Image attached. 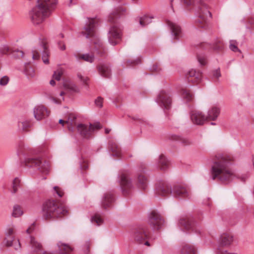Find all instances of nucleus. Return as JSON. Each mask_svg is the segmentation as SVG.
<instances>
[{"label":"nucleus","instance_id":"nucleus-1","mask_svg":"<svg viewBox=\"0 0 254 254\" xmlns=\"http://www.w3.org/2000/svg\"><path fill=\"white\" fill-rule=\"evenodd\" d=\"M234 160L230 155H224L216 158L212 167L213 180H218L224 184H228L236 177L229 165Z\"/></svg>","mask_w":254,"mask_h":254},{"label":"nucleus","instance_id":"nucleus-2","mask_svg":"<svg viewBox=\"0 0 254 254\" xmlns=\"http://www.w3.org/2000/svg\"><path fill=\"white\" fill-rule=\"evenodd\" d=\"M57 3V0H38V4L31 11L30 17L34 25L42 23L49 16L51 10Z\"/></svg>","mask_w":254,"mask_h":254},{"label":"nucleus","instance_id":"nucleus-3","mask_svg":"<svg viewBox=\"0 0 254 254\" xmlns=\"http://www.w3.org/2000/svg\"><path fill=\"white\" fill-rule=\"evenodd\" d=\"M43 217L46 220L62 217L66 215V208L54 200H49L45 203L43 209Z\"/></svg>","mask_w":254,"mask_h":254},{"label":"nucleus","instance_id":"nucleus-4","mask_svg":"<svg viewBox=\"0 0 254 254\" xmlns=\"http://www.w3.org/2000/svg\"><path fill=\"white\" fill-rule=\"evenodd\" d=\"M184 4L187 6L194 5L198 3L197 12L198 18L197 20V25L201 28H206L207 26V19L211 17V13L208 9L207 5L201 0H182Z\"/></svg>","mask_w":254,"mask_h":254},{"label":"nucleus","instance_id":"nucleus-5","mask_svg":"<svg viewBox=\"0 0 254 254\" xmlns=\"http://www.w3.org/2000/svg\"><path fill=\"white\" fill-rule=\"evenodd\" d=\"M125 9L123 7H119L111 13L108 18L109 21L114 23L111 26L109 33V41L111 44L115 45L117 44L121 38V29L119 27L118 24L114 23V18L119 14L123 13Z\"/></svg>","mask_w":254,"mask_h":254},{"label":"nucleus","instance_id":"nucleus-6","mask_svg":"<svg viewBox=\"0 0 254 254\" xmlns=\"http://www.w3.org/2000/svg\"><path fill=\"white\" fill-rule=\"evenodd\" d=\"M25 165L27 167H36L40 172L46 174L50 170V162L39 157L27 158L25 161Z\"/></svg>","mask_w":254,"mask_h":254},{"label":"nucleus","instance_id":"nucleus-7","mask_svg":"<svg viewBox=\"0 0 254 254\" xmlns=\"http://www.w3.org/2000/svg\"><path fill=\"white\" fill-rule=\"evenodd\" d=\"M100 127L101 126L99 123L89 125L79 124L76 126L78 133L81 136L86 139L91 137L93 132L98 130Z\"/></svg>","mask_w":254,"mask_h":254},{"label":"nucleus","instance_id":"nucleus-8","mask_svg":"<svg viewBox=\"0 0 254 254\" xmlns=\"http://www.w3.org/2000/svg\"><path fill=\"white\" fill-rule=\"evenodd\" d=\"M172 94L168 90H162L158 95L157 102L165 109H169L172 104Z\"/></svg>","mask_w":254,"mask_h":254},{"label":"nucleus","instance_id":"nucleus-9","mask_svg":"<svg viewBox=\"0 0 254 254\" xmlns=\"http://www.w3.org/2000/svg\"><path fill=\"white\" fill-rule=\"evenodd\" d=\"M99 22L98 19L96 18H90L88 19V22L85 26L82 33L83 35L87 38L91 37L94 36L96 27Z\"/></svg>","mask_w":254,"mask_h":254},{"label":"nucleus","instance_id":"nucleus-10","mask_svg":"<svg viewBox=\"0 0 254 254\" xmlns=\"http://www.w3.org/2000/svg\"><path fill=\"white\" fill-rule=\"evenodd\" d=\"M50 114V111L47 107L42 105L36 106L34 109V117L38 121L47 118Z\"/></svg>","mask_w":254,"mask_h":254},{"label":"nucleus","instance_id":"nucleus-11","mask_svg":"<svg viewBox=\"0 0 254 254\" xmlns=\"http://www.w3.org/2000/svg\"><path fill=\"white\" fill-rule=\"evenodd\" d=\"M149 237V233L144 227H138L134 232V238L136 242L141 244Z\"/></svg>","mask_w":254,"mask_h":254},{"label":"nucleus","instance_id":"nucleus-12","mask_svg":"<svg viewBox=\"0 0 254 254\" xmlns=\"http://www.w3.org/2000/svg\"><path fill=\"white\" fill-rule=\"evenodd\" d=\"M167 24L174 39L178 40L183 37V31L179 25L169 20L167 21Z\"/></svg>","mask_w":254,"mask_h":254},{"label":"nucleus","instance_id":"nucleus-13","mask_svg":"<svg viewBox=\"0 0 254 254\" xmlns=\"http://www.w3.org/2000/svg\"><path fill=\"white\" fill-rule=\"evenodd\" d=\"M186 76L189 82L197 84L201 81L202 74L199 70L191 69L187 73Z\"/></svg>","mask_w":254,"mask_h":254},{"label":"nucleus","instance_id":"nucleus-14","mask_svg":"<svg viewBox=\"0 0 254 254\" xmlns=\"http://www.w3.org/2000/svg\"><path fill=\"white\" fill-rule=\"evenodd\" d=\"M120 186L123 192L125 195L127 194L132 187V184L126 174H122L120 176Z\"/></svg>","mask_w":254,"mask_h":254},{"label":"nucleus","instance_id":"nucleus-15","mask_svg":"<svg viewBox=\"0 0 254 254\" xmlns=\"http://www.w3.org/2000/svg\"><path fill=\"white\" fill-rule=\"evenodd\" d=\"M173 193L176 197L186 198L189 196L190 190L185 186L177 185L174 187Z\"/></svg>","mask_w":254,"mask_h":254},{"label":"nucleus","instance_id":"nucleus-16","mask_svg":"<svg viewBox=\"0 0 254 254\" xmlns=\"http://www.w3.org/2000/svg\"><path fill=\"white\" fill-rule=\"evenodd\" d=\"M190 118L193 123L197 125H202L207 121L206 116L199 111H192L190 114Z\"/></svg>","mask_w":254,"mask_h":254},{"label":"nucleus","instance_id":"nucleus-17","mask_svg":"<svg viewBox=\"0 0 254 254\" xmlns=\"http://www.w3.org/2000/svg\"><path fill=\"white\" fill-rule=\"evenodd\" d=\"M149 223L155 229H159L162 223L161 216L155 211H152L150 215Z\"/></svg>","mask_w":254,"mask_h":254},{"label":"nucleus","instance_id":"nucleus-18","mask_svg":"<svg viewBox=\"0 0 254 254\" xmlns=\"http://www.w3.org/2000/svg\"><path fill=\"white\" fill-rule=\"evenodd\" d=\"M220 109L216 106H213L209 109L206 118L207 121H215L220 114Z\"/></svg>","mask_w":254,"mask_h":254},{"label":"nucleus","instance_id":"nucleus-19","mask_svg":"<svg viewBox=\"0 0 254 254\" xmlns=\"http://www.w3.org/2000/svg\"><path fill=\"white\" fill-rule=\"evenodd\" d=\"M233 242V237L229 233H224L222 234L219 239V243L222 246H228L230 245Z\"/></svg>","mask_w":254,"mask_h":254},{"label":"nucleus","instance_id":"nucleus-20","mask_svg":"<svg viewBox=\"0 0 254 254\" xmlns=\"http://www.w3.org/2000/svg\"><path fill=\"white\" fill-rule=\"evenodd\" d=\"M147 177L144 173L140 172L138 176V187L141 190H146L147 188Z\"/></svg>","mask_w":254,"mask_h":254},{"label":"nucleus","instance_id":"nucleus-21","mask_svg":"<svg viewBox=\"0 0 254 254\" xmlns=\"http://www.w3.org/2000/svg\"><path fill=\"white\" fill-rule=\"evenodd\" d=\"M114 201V196L112 193L108 192L105 194L102 201V207L104 209L109 208Z\"/></svg>","mask_w":254,"mask_h":254},{"label":"nucleus","instance_id":"nucleus-22","mask_svg":"<svg viewBox=\"0 0 254 254\" xmlns=\"http://www.w3.org/2000/svg\"><path fill=\"white\" fill-rule=\"evenodd\" d=\"M179 224L186 230L193 229L194 226L191 220L187 217H182L179 220Z\"/></svg>","mask_w":254,"mask_h":254},{"label":"nucleus","instance_id":"nucleus-23","mask_svg":"<svg viewBox=\"0 0 254 254\" xmlns=\"http://www.w3.org/2000/svg\"><path fill=\"white\" fill-rule=\"evenodd\" d=\"M63 86L65 89L73 92L78 93L79 92V89L77 85L70 79L65 80L64 82Z\"/></svg>","mask_w":254,"mask_h":254},{"label":"nucleus","instance_id":"nucleus-24","mask_svg":"<svg viewBox=\"0 0 254 254\" xmlns=\"http://www.w3.org/2000/svg\"><path fill=\"white\" fill-rule=\"evenodd\" d=\"M31 127V122L27 120L22 119L20 120L18 123V129L21 132L29 131Z\"/></svg>","mask_w":254,"mask_h":254},{"label":"nucleus","instance_id":"nucleus-25","mask_svg":"<svg viewBox=\"0 0 254 254\" xmlns=\"http://www.w3.org/2000/svg\"><path fill=\"white\" fill-rule=\"evenodd\" d=\"M75 57L79 61H83L92 63L94 61V56L93 54L77 53L75 55Z\"/></svg>","mask_w":254,"mask_h":254},{"label":"nucleus","instance_id":"nucleus-26","mask_svg":"<svg viewBox=\"0 0 254 254\" xmlns=\"http://www.w3.org/2000/svg\"><path fill=\"white\" fill-rule=\"evenodd\" d=\"M98 70L100 74L105 77H108L111 74L110 69L105 64H100L98 66Z\"/></svg>","mask_w":254,"mask_h":254},{"label":"nucleus","instance_id":"nucleus-27","mask_svg":"<svg viewBox=\"0 0 254 254\" xmlns=\"http://www.w3.org/2000/svg\"><path fill=\"white\" fill-rule=\"evenodd\" d=\"M76 117L74 115L70 114L68 115L67 120H66V124L67 125L68 129L70 131H73L75 127V120Z\"/></svg>","mask_w":254,"mask_h":254},{"label":"nucleus","instance_id":"nucleus-28","mask_svg":"<svg viewBox=\"0 0 254 254\" xmlns=\"http://www.w3.org/2000/svg\"><path fill=\"white\" fill-rule=\"evenodd\" d=\"M196 250L195 248L190 244H186L183 246L181 250V254H195Z\"/></svg>","mask_w":254,"mask_h":254},{"label":"nucleus","instance_id":"nucleus-29","mask_svg":"<svg viewBox=\"0 0 254 254\" xmlns=\"http://www.w3.org/2000/svg\"><path fill=\"white\" fill-rule=\"evenodd\" d=\"M58 245L61 254H69L72 251V248L66 244L59 243Z\"/></svg>","mask_w":254,"mask_h":254},{"label":"nucleus","instance_id":"nucleus-30","mask_svg":"<svg viewBox=\"0 0 254 254\" xmlns=\"http://www.w3.org/2000/svg\"><path fill=\"white\" fill-rule=\"evenodd\" d=\"M172 192L170 187L166 184H163L159 188L157 193L159 195L166 196Z\"/></svg>","mask_w":254,"mask_h":254},{"label":"nucleus","instance_id":"nucleus-31","mask_svg":"<svg viewBox=\"0 0 254 254\" xmlns=\"http://www.w3.org/2000/svg\"><path fill=\"white\" fill-rule=\"evenodd\" d=\"M169 165V162L167 160L166 158L163 155H161L158 161V167L160 169L164 170L168 168Z\"/></svg>","mask_w":254,"mask_h":254},{"label":"nucleus","instance_id":"nucleus-32","mask_svg":"<svg viewBox=\"0 0 254 254\" xmlns=\"http://www.w3.org/2000/svg\"><path fill=\"white\" fill-rule=\"evenodd\" d=\"M153 18L154 17L151 15H144L139 18V24L142 27L145 26L151 23L152 20Z\"/></svg>","mask_w":254,"mask_h":254},{"label":"nucleus","instance_id":"nucleus-33","mask_svg":"<svg viewBox=\"0 0 254 254\" xmlns=\"http://www.w3.org/2000/svg\"><path fill=\"white\" fill-rule=\"evenodd\" d=\"M110 150L114 156L119 157L121 155V149L118 145L114 142H110Z\"/></svg>","mask_w":254,"mask_h":254},{"label":"nucleus","instance_id":"nucleus-34","mask_svg":"<svg viewBox=\"0 0 254 254\" xmlns=\"http://www.w3.org/2000/svg\"><path fill=\"white\" fill-rule=\"evenodd\" d=\"M182 96L187 101H190L192 100L193 96L190 91L187 88H182L181 91Z\"/></svg>","mask_w":254,"mask_h":254},{"label":"nucleus","instance_id":"nucleus-35","mask_svg":"<svg viewBox=\"0 0 254 254\" xmlns=\"http://www.w3.org/2000/svg\"><path fill=\"white\" fill-rule=\"evenodd\" d=\"M43 49V56H42V60L43 62L45 64H49L48 57H49V52L48 50V47L46 43H44L42 46Z\"/></svg>","mask_w":254,"mask_h":254},{"label":"nucleus","instance_id":"nucleus-36","mask_svg":"<svg viewBox=\"0 0 254 254\" xmlns=\"http://www.w3.org/2000/svg\"><path fill=\"white\" fill-rule=\"evenodd\" d=\"M172 138L173 140L180 141L184 145H189L191 144V141L187 138L182 137L178 135H174L172 136Z\"/></svg>","mask_w":254,"mask_h":254},{"label":"nucleus","instance_id":"nucleus-37","mask_svg":"<svg viewBox=\"0 0 254 254\" xmlns=\"http://www.w3.org/2000/svg\"><path fill=\"white\" fill-rule=\"evenodd\" d=\"M14 240V236H9L5 235V237L2 242L4 246L9 247L12 246V242Z\"/></svg>","mask_w":254,"mask_h":254},{"label":"nucleus","instance_id":"nucleus-38","mask_svg":"<svg viewBox=\"0 0 254 254\" xmlns=\"http://www.w3.org/2000/svg\"><path fill=\"white\" fill-rule=\"evenodd\" d=\"M65 95V92L64 91H61L60 94V98L56 97L53 95L50 96V99L55 103L58 104H61L62 102L64 101V96Z\"/></svg>","mask_w":254,"mask_h":254},{"label":"nucleus","instance_id":"nucleus-39","mask_svg":"<svg viewBox=\"0 0 254 254\" xmlns=\"http://www.w3.org/2000/svg\"><path fill=\"white\" fill-rule=\"evenodd\" d=\"M25 72L26 75L30 77H32L35 75L34 68L30 64L25 65Z\"/></svg>","mask_w":254,"mask_h":254},{"label":"nucleus","instance_id":"nucleus-40","mask_svg":"<svg viewBox=\"0 0 254 254\" xmlns=\"http://www.w3.org/2000/svg\"><path fill=\"white\" fill-rule=\"evenodd\" d=\"M91 222L97 225H100L103 223V219L99 214H96L92 217Z\"/></svg>","mask_w":254,"mask_h":254},{"label":"nucleus","instance_id":"nucleus-41","mask_svg":"<svg viewBox=\"0 0 254 254\" xmlns=\"http://www.w3.org/2000/svg\"><path fill=\"white\" fill-rule=\"evenodd\" d=\"M23 214V211L21 207L18 205H15L13 207L12 216L15 217H18Z\"/></svg>","mask_w":254,"mask_h":254},{"label":"nucleus","instance_id":"nucleus-42","mask_svg":"<svg viewBox=\"0 0 254 254\" xmlns=\"http://www.w3.org/2000/svg\"><path fill=\"white\" fill-rule=\"evenodd\" d=\"M224 45L222 41L220 39H217L215 42L213 48L216 51H221L223 49Z\"/></svg>","mask_w":254,"mask_h":254},{"label":"nucleus","instance_id":"nucleus-43","mask_svg":"<svg viewBox=\"0 0 254 254\" xmlns=\"http://www.w3.org/2000/svg\"><path fill=\"white\" fill-rule=\"evenodd\" d=\"M13 51L12 49L7 46H4L0 47V56L3 55H7L10 53H12Z\"/></svg>","mask_w":254,"mask_h":254},{"label":"nucleus","instance_id":"nucleus-44","mask_svg":"<svg viewBox=\"0 0 254 254\" xmlns=\"http://www.w3.org/2000/svg\"><path fill=\"white\" fill-rule=\"evenodd\" d=\"M77 75L78 78L84 85L88 86V82L89 81L88 77L82 75L81 73H78Z\"/></svg>","mask_w":254,"mask_h":254},{"label":"nucleus","instance_id":"nucleus-45","mask_svg":"<svg viewBox=\"0 0 254 254\" xmlns=\"http://www.w3.org/2000/svg\"><path fill=\"white\" fill-rule=\"evenodd\" d=\"M20 183V180L16 178H15L12 182V192L16 193L18 190V188L19 187Z\"/></svg>","mask_w":254,"mask_h":254},{"label":"nucleus","instance_id":"nucleus-46","mask_svg":"<svg viewBox=\"0 0 254 254\" xmlns=\"http://www.w3.org/2000/svg\"><path fill=\"white\" fill-rule=\"evenodd\" d=\"M64 70L62 68H60L57 69L55 71L54 74H53V78L57 80H60L62 75L63 74Z\"/></svg>","mask_w":254,"mask_h":254},{"label":"nucleus","instance_id":"nucleus-47","mask_svg":"<svg viewBox=\"0 0 254 254\" xmlns=\"http://www.w3.org/2000/svg\"><path fill=\"white\" fill-rule=\"evenodd\" d=\"M230 49L234 52H240L237 47V42L235 40H231L230 41Z\"/></svg>","mask_w":254,"mask_h":254},{"label":"nucleus","instance_id":"nucleus-48","mask_svg":"<svg viewBox=\"0 0 254 254\" xmlns=\"http://www.w3.org/2000/svg\"><path fill=\"white\" fill-rule=\"evenodd\" d=\"M15 229L13 226L8 227L5 232V235L9 236H14Z\"/></svg>","mask_w":254,"mask_h":254},{"label":"nucleus","instance_id":"nucleus-49","mask_svg":"<svg viewBox=\"0 0 254 254\" xmlns=\"http://www.w3.org/2000/svg\"><path fill=\"white\" fill-rule=\"evenodd\" d=\"M141 61L140 59L138 58L135 60H128L127 61V65L128 66H134L138 64H139Z\"/></svg>","mask_w":254,"mask_h":254},{"label":"nucleus","instance_id":"nucleus-50","mask_svg":"<svg viewBox=\"0 0 254 254\" xmlns=\"http://www.w3.org/2000/svg\"><path fill=\"white\" fill-rule=\"evenodd\" d=\"M9 81V78L7 76H4L0 79V85L5 86Z\"/></svg>","mask_w":254,"mask_h":254},{"label":"nucleus","instance_id":"nucleus-51","mask_svg":"<svg viewBox=\"0 0 254 254\" xmlns=\"http://www.w3.org/2000/svg\"><path fill=\"white\" fill-rule=\"evenodd\" d=\"M197 60L199 62V64L202 65H204L207 63V60L206 58L204 56H197Z\"/></svg>","mask_w":254,"mask_h":254},{"label":"nucleus","instance_id":"nucleus-52","mask_svg":"<svg viewBox=\"0 0 254 254\" xmlns=\"http://www.w3.org/2000/svg\"><path fill=\"white\" fill-rule=\"evenodd\" d=\"M12 53L13 56L17 58H21L24 56V53L23 51L19 50L13 51Z\"/></svg>","mask_w":254,"mask_h":254},{"label":"nucleus","instance_id":"nucleus-53","mask_svg":"<svg viewBox=\"0 0 254 254\" xmlns=\"http://www.w3.org/2000/svg\"><path fill=\"white\" fill-rule=\"evenodd\" d=\"M103 99L101 97H98L95 101L96 106L99 108H101L103 106Z\"/></svg>","mask_w":254,"mask_h":254},{"label":"nucleus","instance_id":"nucleus-54","mask_svg":"<svg viewBox=\"0 0 254 254\" xmlns=\"http://www.w3.org/2000/svg\"><path fill=\"white\" fill-rule=\"evenodd\" d=\"M40 58L39 52L37 50H34L32 51V58L33 60H38Z\"/></svg>","mask_w":254,"mask_h":254},{"label":"nucleus","instance_id":"nucleus-55","mask_svg":"<svg viewBox=\"0 0 254 254\" xmlns=\"http://www.w3.org/2000/svg\"><path fill=\"white\" fill-rule=\"evenodd\" d=\"M213 76L216 80H217L221 76V73L219 69H216L213 71Z\"/></svg>","mask_w":254,"mask_h":254},{"label":"nucleus","instance_id":"nucleus-56","mask_svg":"<svg viewBox=\"0 0 254 254\" xmlns=\"http://www.w3.org/2000/svg\"><path fill=\"white\" fill-rule=\"evenodd\" d=\"M54 189V190H55V191L56 192V193H57V194L59 196L62 197L63 196L64 192L61 188H60L58 187H55Z\"/></svg>","mask_w":254,"mask_h":254},{"label":"nucleus","instance_id":"nucleus-57","mask_svg":"<svg viewBox=\"0 0 254 254\" xmlns=\"http://www.w3.org/2000/svg\"><path fill=\"white\" fill-rule=\"evenodd\" d=\"M35 228V224L33 223L32 225H31L29 228L26 230V233L27 234H30L33 232V231L34 230Z\"/></svg>","mask_w":254,"mask_h":254},{"label":"nucleus","instance_id":"nucleus-58","mask_svg":"<svg viewBox=\"0 0 254 254\" xmlns=\"http://www.w3.org/2000/svg\"><path fill=\"white\" fill-rule=\"evenodd\" d=\"M159 70L160 67L158 66L157 64H154L152 68V71L154 72H157L159 71Z\"/></svg>","mask_w":254,"mask_h":254},{"label":"nucleus","instance_id":"nucleus-59","mask_svg":"<svg viewBox=\"0 0 254 254\" xmlns=\"http://www.w3.org/2000/svg\"><path fill=\"white\" fill-rule=\"evenodd\" d=\"M89 248H90V244L89 243H86L85 245V253L86 254H88L89 253Z\"/></svg>","mask_w":254,"mask_h":254},{"label":"nucleus","instance_id":"nucleus-60","mask_svg":"<svg viewBox=\"0 0 254 254\" xmlns=\"http://www.w3.org/2000/svg\"><path fill=\"white\" fill-rule=\"evenodd\" d=\"M14 249L16 250H19L20 249L21 245H20V242H19L18 240L14 244Z\"/></svg>","mask_w":254,"mask_h":254},{"label":"nucleus","instance_id":"nucleus-61","mask_svg":"<svg viewBox=\"0 0 254 254\" xmlns=\"http://www.w3.org/2000/svg\"><path fill=\"white\" fill-rule=\"evenodd\" d=\"M200 46H201L202 48H205L206 47L208 46V44H207V43H201V44H200Z\"/></svg>","mask_w":254,"mask_h":254},{"label":"nucleus","instance_id":"nucleus-62","mask_svg":"<svg viewBox=\"0 0 254 254\" xmlns=\"http://www.w3.org/2000/svg\"><path fill=\"white\" fill-rule=\"evenodd\" d=\"M59 123L60 124H62V125H64V124H66V121H64L63 120H59Z\"/></svg>","mask_w":254,"mask_h":254},{"label":"nucleus","instance_id":"nucleus-63","mask_svg":"<svg viewBox=\"0 0 254 254\" xmlns=\"http://www.w3.org/2000/svg\"><path fill=\"white\" fill-rule=\"evenodd\" d=\"M60 48L62 50H64L65 49V46L64 44H62V45H60Z\"/></svg>","mask_w":254,"mask_h":254},{"label":"nucleus","instance_id":"nucleus-64","mask_svg":"<svg viewBox=\"0 0 254 254\" xmlns=\"http://www.w3.org/2000/svg\"><path fill=\"white\" fill-rule=\"evenodd\" d=\"M219 254H235V253H230L227 252V251H225V252H221Z\"/></svg>","mask_w":254,"mask_h":254}]
</instances>
